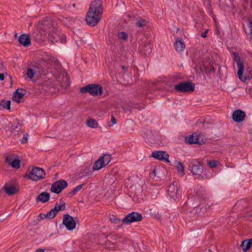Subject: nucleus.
<instances>
[{
  "label": "nucleus",
  "mask_w": 252,
  "mask_h": 252,
  "mask_svg": "<svg viewBox=\"0 0 252 252\" xmlns=\"http://www.w3.org/2000/svg\"><path fill=\"white\" fill-rule=\"evenodd\" d=\"M111 122L113 124H115L117 123V120L113 117V115L111 116Z\"/></svg>",
  "instance_id": "obj_48"
},
{
  "label": "nucleus",
  "mask_w": 252,
  "mask_h": 252,
  "mask_svg": "<svg viewBox=\"0 0 252 252\" xmlns=\"http://www.w3.org/2000/svg\"><path fill=\"white\" fill-rule=\"evenodd\" d=\"M5 191L7 194L10 195L15 194L19 191V189L14 186H10L5 185L3 187Z\"/></svg>",
  "instance_id": "obj_23"
},
{
  "label": "nucleus",
  "mask_w": 252,
  "mask_h": 252,
  "mask_svg": "<svg viewBox=\"0 0 252 252\" xmlns=\"http://www.w3.org/2000/svg\"><path fill=\"white\" fill-rule=\"evenodd\" d=\"M204 71L207 75H210L212 73H214L215 68L212 65H206L204 67Z\"/></svg>",
  "instance_id": "obj_33"
},
{
  "label": "nucleus",
  "mask_w": 252,
  "mask_h": 252,
  "mask_svg": "<svg viewBox=\"0 0 252 252\" xmlns=\"http://www.w3.org/2000/svg\"><path fill=\"white\" fill-rule=\"evenodd\" d=\"M194 89V84L189 81L180 82L174 86V89L179 93L192 92Z\"/></svg>",
  "instance_id": "obj_5"
},
{
  "label": "nucleus",
  "mask_w": 252,
  "mask_h": 252,
  "mask_svg": "<svg viewBox=\"0 0 252 252\" xmlns=\"http://www.w3.org/2000/svg\"><path fill=\"white\" fill-rule=\"evenodd\" d=\"M19 43L25 47H28L31 45V39L29 34H23L18 38Z\"/></svg>",
  "instance_id": "obj_19"
},
{
  "label": "nucleus",
  "mask_w": 252,
  "mask_h": 252,
  "mask_svg": "<svg viewBox=\"0 0 252 252\" xmlns=\"http://www.w3.org/2000/svg\"><path fill=\"white\" fill-rule=\"evenodd\" d=\"M238 70L237 71V74L239 78L243 82H246L247 80L250 79V77L249 75H243L244 71V64L242 61L237 63Z\"/></svg>",
  "instance_id": "obj_13"
},
{
  "label": "nucleus",
  "mask_w": 252,
  "mask_h": 252,
  "mask_svg": "<svg viewBox=\"0 0 252 252\" xmlns=\"http://www.w3.org/2000/svg\"><path fill=\"white\" fill-rule=\"evenodd\" d=\"M68 186L67 182L63 179L54 182L51 188V191L54 193L59 194Z\"/></svg>",
  "instance_id": "obj_8"
},
{
  "label": "nucleus",
  "mask_w": 252,
  "mask_h": 252,
  "mask_svg": "<svg viewBox=\"0 0 252 252\" xmlns=\"http://www.w3.org/2000/svg\"><path fill=\"white\" fill-rule=\"evenodd\" d=\"M153 173L155 174H156V170H154Z\"/></svg>",
  "instance_id": "obj_54"
},
{
  "label": "nucleus",
  "mask_w": 252,
  "mask_h": 252,
  "mask_svg": "<svg viewBox=\"0 0 252 252\" xmlns=\"http://www.w3.org/2000/svg\"><path fill=\"white\" fill-rule=\"evenodd\" d=\"M57 215V214L56 213V209L53 208L46 214V216L47 217V218L52 219L54 218Z\"/></svg>",
  "instance_id": "obj_36"
},
{
  "label": "nucleus",
  "mask_w": 252,
  "mask_h": 252,
  "mask_svg": "<svg viewBox=\"0 0 252 252\" xmlns=\"http://www.w3.org/2000/svg\"><path fill=\"white\" fill-rule=\"evenodd\" d=\"M208 165L211 168H215L217 165V162L216 160L208 161Z\"/></svg>",
  "instance_id": "obj_42"
},
{
  "label": "nucleus",
  "mask_w": 252,
  "mask_h": 252,
  "mask_svg": "<svg viewBox=\"0 0 252 252\" xmlns=\"http://www.w3.org/2000/svg\"><path fill=\"white\" fill-rule=\"evenodd\" d=\"M103 88L98 84H88L80 89V93L85 94L89 93L94 96L97 95H102L103 94Z\"/></svg>",
  "instance_id": "obj_2"
},
{
  "label": "nucleus",
  "mask_w": 252,
  "mask_h": 252,
  "mask_svg": "<svg viewBox=\"0 0 252 252\" xmlns=\"http://www.w3.org/2000/svg\"><path fill=\"white\" fill-rule=\"evenodd\" d=\"M152 157L158 160H163L166 162H170L168 159L169 155L165 151H154L152 153Z\"/></svg>",
  "instance_id": "obj_10"
},
{
  "label": "nucleus",
  "mask_w": 252,
  "mask_h": 252,
  "mask_svg": "<svg viewBox=\"0 0 252 252\" xmlns=\"http://www.w3.org/2000/svg\"><path fill=\"white\" fill-rule=\"evenodd\" d=\"M142 219L141 213L132 212L127 214L122 220L113 216L110 218V220L114 224H118L122 222L125 224H130L132 222L141 221Z\"/></svg>",
  "instance_id": "obj_1"
},
{
  "label": "nucleus",
  "mask_w": 252,
  "mask_h": 252,
  "mask_svg": "<svg viewBox=\"0 0 252 252\" xmlns=\"http://www.w3.org/2000/svg\"><path fill=\"white\" fill-rule=\"evenodd\" d=\"M249 28L250 31L251 36L252 37V21H250Z\"/></svg>",
  "instance_id": "obj_46"
},
{
  "label": "nucleus",
  "mask_w": 252,
  "mask_h": 252,
  "mask_svg": "<svg viewBox=\"0 0 252 252\" xmlns=\"http://www.w3.org/2000/svg\"><path fill=\"white\" fill-rule=\"evenodd\" d=\"M45 172L44 170L38 167L33 168L32 171H30L28 174L26 173L24 176L25 178L28 177L29 179L35 181L42 180L45 178Z\"/></svg>",
  "instance_id": "obj_3"
},
{
  "label": "nucleus",
  "mask_w": 252,
  "mask_h": 252,
  "mask_svg": "<svg viewBox=\"0 0 252 252\" xmlns=\"http://www.w3.org/2000/svg\"><path fill=\"white\" fill-rule=\"evenodd\" d=\"M50 197V195L48 192H42L37 196L36 198V201L37 202L45 203L49 201Z\"/></svg>",
  "instance_id": "obj_20"
},
{
  "label": "nucleus",
  "mask_w": 252,
  "mask_h": 252,
  "mask_svg": "<svg viewBox=\"0 0 252 252\" xmlns=\"http://www.w3.org/2000/svg\"><path fill=\"white\" fill-rule=\"evenodd\" d=\"M36 252H44V250L42 249H38L36 250Z\"/></svg>",
  "instance_id": "obj_50"
},
{
  "label": "nucleus",
  "mask_w": 252,
  "mask_h": 252,
  "mask_svg": "<svg viewBox=\"0 0 252 252\" xmlns=\"http://www.w3.org/2000/svg\"><path fill=\"white\" fill-rule=\"evenodd\" d=\"M246 117L245 112L241 109H237L234 111L232 114V119L234 122L237 123L243 122Z\"/></svg>",
  "instance_id": "obj_12"
},
{
  "label": "nucleus",
  "mask_w": 252,
  "mask_h": 252,
  "mask_svg": "<svg viewBox=\"0 0 252 252\" xmlns=\"http://www.w3.org/2000/svg\"><path fill=\"white\" fill-rule=\"evenodd\" d=\"M4 79V73H0V80L3 81Z\"/></svg>",
  "instance_id": "obj_49"
},
{
  "label": "nucleus",
  "mask_w": 252,
  "mask_h": 252,
  "mask_svg": "<svg viewBox=\"0 0 252 252\" xmlns=\"http://www.w3.org/2000/svg\"><path fill=\"white\" fill-rule=\"evenodd\" d=\"M199 136L196 134L193 133L185 137V141L186 143L190 144H201L199 140Z\"/></svg>",
  "instance_id": "obj_16"
},
{
  "label": "nucleus",
  "mask_w": 252,
  "mask_h": 252,
  "mask_svg": "<svg viewBox=\"0 0 252 252\" xmlns=\"http://www.w3.org/2000/svg\"><path fill=\"white\" fill-rule=\"evenodd\" d=\"M149 213L151 217L157 220H160L161 217V215L155 209H150Z\"/></svg>",
  "instance_id": "obj_29"
},
{
  "label": "nucleus",
  "mask_w": 252,
  "mask_h": 252,
  "mask_svg": "<svg viewBox=\"0 0 252 252\" xmlns=\"http://www.w3.org/2000/svg\"><path fill=\"white\" fill-rule=\"evenodd\" d=\"M153 45L150 42L144 43L141 46V51H142L144 54L147 56L149 55L152 52Z\"/></svg>",
  "instance_id": "obj_22"
},
{
  "label": "nucleus",
  "mask_w": 252,
  "mask_h": 252,
  "mask_svg": "<svg viewBox=\"0 0 252 252\" xmlns=\"http://www.w3.org/2000/svg\"><path fill=\"white\" fill-rule=\"evenodd\" d=\"M202 197L203 199H205V198H206V195H204V197L202 196Z\"/></svg>",
  "instance_id": "obj_53"
},
{
  "label": "nucleus",
  "mask_w": 252,
  "mask_h": 252,
  "mask_svg": "<svg viewBox=\"0 0 252 252\" xmlns=\"http://www.w3.org/2000/svg\"><path fill=\"white\" fill-rule=\"evenodd\" d=\"M26 94V91L25 89L18 88L14 93L13 100L18 103H20V99H21Z\"/></svg>",
  "instance_id": "obj_15"
},
{
  "label": "nucleus",
  "mask_w": 252,
  "mask_h": 252,
  "mask_svg": "<svg viewBox=\"0 0 252 252\" xmlns=\"http://www.w3.org/2000/svg\"><path fill=\"white\" fill-rule=\"evenodd\" d=\"M136 25L138 27H143L146 25V21L144 19H139L136 22Z\"/></svg>",
  "instance_id": "obj_37"
},
{
  "label": "nucleus",
  "mask_w": 252,
  "mask_h": 252,
  "mask_svg": "<svg viewBox=\"0 0 252 252\" xmlns=\"http://www.w3.org/2000/svg\"><path fill=\"white\" fill-rule=\"evenodd\" d=\"M233 60L236 62V63L242 61L241 57L239 56V54L236 52H234L233 53Z\"/></svg>",
  "instance_id": "obj_40"
},
{
  "label": "nucleus",
  "mask_w": 252,
  "mask_h": 252,
  "mask_svg": "<svg viewBox=\"0 0 252 252\" xmlns=\"http://www.w3.org/2000/svg\"><path fill=\"white\" fill-rule=\"evenodd\" d=\"M15 38H17V33L15 34Z\"/></svg>",
  "instance_id": "obj_55"
},
{
  "label": "nucleus",
  "mask_w": 252,
  "mask_h": 252,
  "mask_svg": "<svg viewBox=\"0 0 252 252\" xmlns=\"http://www.w3.org/2000/svg\"><path fill=\"white\" fill-rule=\"evenodd\" d=\"M176 162L177 163V164L176 166L177 170H178V172H181L182 176H184L185 174V168L183 164L180 161H177Z\"/></svg>",
  "instance_id": "obj_32"
},
{
  "label": "nucleus",
  "mask_w": 252,
  "mask_h": 252,
  "mask_svg": "<svg viewBox=\"0 0 252 252\" xmlns=\"http://www.w3.org/2000/svg\"><path fill=\"white\" fill-rule=\"evenodd\" d=\"M101 18L98 16L95 17V16L92 15L90 11H88L86 17V21L88 25L91 27H94L96 26L99 21L100 20Z\"/></svg>",
  "instance_id": "obj_11"
},
{
  "label": "nucleus",
  "mask_w": 252,
  "mask_h": 252,
  "mask_svg": "<svg viewBox=\"0 0 252 252\" xmlns=\"http://www.w3.org/2000/svg\"><path fill=\"white\" fill-rule=\"evenodd\" d=\"M88 11H90L92 15L101 18L103 8L102 2L99 0H94L91 3Z\"/></svg>",
  "instance_id": "obj_6"
},
{
  "label": "nucleus",
  "mask_w": 252,
  "mask_h": 252,
  "mask_svg": "<svg viewBox=\"0 0 252 252\" xmlns=\"http://www.w3.org/2000/svg\"><path fill=\"white\" fill-rule=\"evenodd\" d=\"M15 126L16 124L15 123L10 122L7 124V127L9 128V130L11 132H13V130H14V127Z\"/></svg>",
  "instance_id": "obj_41"
},
{
  "label": "nucleus",
  "mask_w": 252,
  "mask_h": 252,
  "mask_svg": "<svg viewBox=\"0 0 252 252\" xmlns=\"http://www.w3.org/2000/svg\"><path fill=\"white\" fill-rule=\"evenodd\" d=\"M75 220H78V218H75V220L72 217L67 214L63 216V223L65 226L68 230H72L76 227Z\"/></svg>",
  "instance_id": "obj_9"
},
{
  "label": "nucleus",
  "mask_w": 252,
  "mask_h": 252,
  "mask_svg": "<svg viewBox=\"0 0 252 252\" xmlns=\"http://www.w3.org/2000/svg\"><path fill=\"white\" fill-rule=\"evenodd\" d=\"M35 72L36 71L33 69L29 68L28 69L27 74L30 78L32 79L33 78Z\"/></svg>",
  "instance_id": "obj_38"
},
{
  "label": "nucleus",
  "mask_w": 252,
  "mask_h": 252,
  "mask_svg": "<svg viewBox=\"0 0 252 252\" xmlns=\"http://www.w3.org/2000/svg\"><path fill=\"white\" fill-rule=\"evenodd\" d=\"M189 169L193 175L200 176L204 170L203 163L198 159H193L189 164Z\"/></svg>",
  "instance_id": "obj_4"
},
{
  "label": "nucleus",
  "mask_w": 252,
  "mask_h": 252,
  "mask_svg": "<svg viewBox=\"0 0 252 252\" xmlns=\"http://www.w3.org/2000/svg\"><path fill=\"white\" fill-rule=\"evenodd\" d=\"M87 124L89 127L94 128L98 126V123L94 119H89L87 122Z\"/></svg>",
  "instance_id": "obj_31"
},
{
  "label": "nucleus",
  "mask_w": 252,
  "mask_h": 252,
  "mask_svg": "<svg viewBox=\"0 0 252 252\" xmlns=\"http://www.w3.org/2000/svg\"><path fill=\"white\" fill-rule=\"evenodd\" d=\"M14 127L15 128H14V130H13V132L14 131L18 132L20 130V129L21 128V125L20 124L19 121L17 123V124Z\"/></svg>",
  "instance_id": "obj_43"
},
{
  "label": "nucleus",
  "mask_w": 252,
  "mask_h": 252,
  "mask_svg": "<svg viewBox=\"0 0 252 252\" xmlns=\"http://www.w3.org/2000/svg\"><path fill=\"white\" fill-rule=\"evenodd\" d=\"M54 29L53 28L52 29L49 31V34L48 38L49 40L53 44H55L56 43L60 42L61 43H64L66 42V38L65 36L63 34L61 35L57 32H55L53 31Z\"/></svg>",
  "instance_id": "obj_7"
},
{
  "label": "nucleus",
  "mask_w": 252,
  "mask_h": 252,
  "mask_svg": "<svg viewBox=\"0 0 252 252\" xmlns=\"http://www.w3.org/2000/svg\"><path fill=\"white\" fill-rule=\"evenodd\" d=\"M192 211L193 213H196L197 216L201 217L206 212V207H204L203 205L200 204L198 206L194 207Z\"/></svg>",
  "instance_id": "obj_21"
},
{
  "label": "nucleus",
  "mask_w": 252,
  "mask_h": 252,
  "mask_svg": "<svg viewBox=\"0 0 252 252\" xmlns=\"http://www.w3.org/2000/svg\"><path fill=\"white\" fill-rule=\"evenodd\" d=\"M176 184L177 183L176 182H173L169 186L167 191L169 195L175 200L177 198L178 193V189Z\"/></svg>",
  "instance_id": "obj_18"
},
{
  "label": "nucleus",
  "mask_w": 252,
  "mask_h": 252,
  "mask_svg": "<svg viewBox=\"0 0 252 252\" xmlns=\"http://www.w3.org/2000/svg\"><path fill=\"white\" fill-rule=\"evenodd\" d=\"M3 64L1 63H0V68H2V67H3Z\"/></svg>",
  "instance_id": "obj_52"
},
{
  "label": "nucleus",
  "mask_w": 252,
  "mask_h": 252,
  "mask_svg": "<svg viewBox=\"0 0 252 252\" xmlns=\"http://www.w3.org/2000/svg\"><path fill=\"white\" fill-rule=\"evenodd\" d=\"M118 37L119 39L126 40L127 39V35L125 32H121L118 34Z\"/></svg>",
  "instance_id": "obj_39"
},
{
  "label": "nucleus",
  "mask_w": 252,
  "mask_h": 252,
  "mask_svg": "<svg viewBox=\"0 0 252 252\" xmlns=\"http://www.w3.org/2000/svg\"><path fill=\"white\" fill-rule=\"evenodd\" d=\"M208 31H209V30L207 29V30H206V31L204 32H202L201 34V37H202L203 38L206 37L207 33H208Z\"/></svg>",
  "instance_id": "obj_45"
},
{
  "label": "nucleus",
  "mask_w": 252,
  "mask_h": 252,
  "mask_svg": "<svg viewBox=\"0 0 252 252\" xmlns=\"http://www.w3.org/2000/svg\"><path fill=\"white\" fill-rule=\"evenodd\" d=\"M11 101L10 100H5L2 99L0 102V106L3 107V108L6 110H10L11 107Z\"/></svg>",
  "instance_id": "obj_30"
},
{
  "label": "nucleus",
  "mask_w": 252,
  "mask_h": 252,
  "mask_svg": "<svg viewBox=\"0 0 252 252\" xmlns=\"http://www.w3.org/2000/svg\"><path fill=\"white\" fill-rule=\"evenodd\" d=\"M121 67L124 70V72H125L126 71V66H124V65H121Z\"/></svg>",
  "instance_id": "obj_51"
},
{
  "label": "nucleus",
  "mask_w": 252,
  "mask_h": 252,
  "mask_svg": "<svg viewBox=\"0 0 252 252\" xmlns=\"http://www.w3.org/2000/svg\"><path fill=\"white\" fill-rule=\"evenodd\" d=\"M70 80L69 78L67 77H66L65 78H64L62 80V82H61V85L62 87V89L63 88L64 90L62 91L61 90V92H63L65 90H66L67 88H68L70 87Z\"/></svg>",
  "instance_id": "obj_27"
},
{
  "label": "nucleus",
  "mask_w": 252,
  "mask_h": 252,
  "mask_svg": "<svg viewBox=\"0 0 252 252\" xmlns=\"http://www.w3.org/2000/svg\"><path fill=\"white\" fill-rule=\"evenodd\" d=\"M54 209H56L57 214L61 211L64 210L65 209V202L62 199H61L59 204H58V202H56Z\"/></svg>",
  "instance_id": "obj_25"
},
{
  "label": "nucleus",
  "mask_w": 252,
  "mask_h": 252,
  "mask_svg": "<svg viewBox=\"0 0 252 252\" xmlns=\"http://www.w3.org/2000/svg\"><path fill=\"white\" fill-rule=\"evenodd\" d=\"M105 166L104 162H102L100 158H99L94 163L93 166L94 170H97L100 169L102 167Z\"/></svg>",
  "instance_id": "obj_26"
},
{
  "label": "nucleus",
  "mask_w": 252,
  "mask_h": 252,
  "mask_svg": "<svg viewBox=\"0 0 252 252\" xmlns=\"http://www.w3.org/2000/svg\"><path fill=\"white\" fill-rule=\"evenodd\" d=\"M38 217L40 218V220H43L46 218H47V217L46 216V214L40 213L38 215Z\"/></svg>",
  "instance_id": "obj_44"
},
{
  "label": "nucleus",
  "mask_w": 252,
  "mask_h": 252,
  "mask_svg": "<svg viewBox=\"0 0 252 252\" xmlns=\"http://www.w3.org/2000/svg\"><path fill=\"white\" fill-rule=\"evenodd\" d=\"M174 46L178 52H181L185 48V44L181 40L176 41L174 43Z\"/></svg>",
  "instance_id": "obj_28"
},
{
  "label": "nucleus",
  "mask_w": 252,
  "mask_h": 252,
  "mask_svg": "<svg viewBox=\"0 0 252 252\" xmlns=\"http://www.w3.org/2000/svg\"><path fill=\"white\" fill-rule=\"evenodd\" d=\"M41 89L46 92H49L52 94L57 92L56 89L54 88L53 84L50 80L43 82L42 83Z\"/></svg>",
  "instance_id": "obj_17"
},
{
  "label": "nucleus",
  "mask_w": 252,
  "mask_h": 252,
  "mask_svg": "<svg viewBox=\"0 0 252 252\" xmlns=\"http://www.w3.org/2000/svg\"><path fill=\"white\" fill-rule=\"evenodd\" d=\"M252 247V238L242 242L241 247L244 252H247Z\"/></svg>",
  "instance_id": "obj_24"
},
{
  "label": "nucleus",
  "mask_w": 252,
  "mask_h": 252,
  "mask_svg": "<svg viewBox=\"0 0 252 252\" xmlns=\"http://www.w3.org/2000/svg\"><path fill=\"white\" fill-rule=\"evenodd\" d=\"M85 184H83L82 185H78L76 187H75L72 191H70L68 193V195L70 197H72L75 194H76L78 191L81 190Z\"/></svg>",
  "instance_id": "obj_34"
},
{
  "label": "nucleus",
  "mask_w": 252,
  "mask_h": 252,
  "mask_svg": "<svg viewBox=\"0 0 252 252\" xmlns=\"http://www.w3.org/2000/svg\"><path fill=\"white\" fill-rule=\"evenodd\" d=\"M251 57H252V55L251 56Z\"/></svg>",
  "instance_id": "obj_56"
},
{
  "label": "nucleus",
  "mask_w": 252,
  "mask_h": 252,
  "mask_svg": "<svg viewBox=\"0 0 252 252\" xmlns=\"http://www.w3.org/2000/svg\"><path fill=\"white\" fill-rule=\"evenodd\" d=\"M5 161L14 168L18 169L20 167L21 161L18 157H7Z\"/></svg>",
  "instance_id": "obj_14"
},
{
  "label": "nucleus",
  "mask_w": 252,
  "mask_h": 252,
  "mask_svg": "<svg viewBox=\"0 0 252 252\" xmlns=\"http://www.w3.org/2000/svg\"><path fill=\"white\" fill-rule=\"evenodd\" d=\"M100 159L104 162L105 166L109 163L111 160V155L109 154L105 155L102 157H100Z\"/></svg>",
  "instance_id": "obj_35"
},
{
  "label": "nucleus",
  "mask_w": 252,
  "mask_h": 252,
  "mask_svg": "<svg viewBox=\"0 0 252 252\" xmlns=\"http://www.w3.org/2000/svg\"><path fill=\"white\" fill-rule=\"evenodd\" d=\"M28 140H27V137L25 136V135L24 134V137H23L22 140H21V143H26V142H27Z\"/></svg>",
  "instance_id": "obj_47"
}]
</instances>
